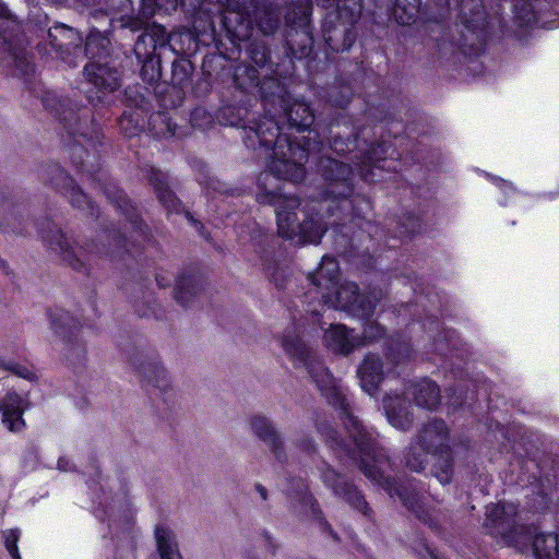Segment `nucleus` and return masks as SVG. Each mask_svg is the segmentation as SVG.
Returning a JSON list of instances; mask_svg holds the SVG:
<instances>
[{"label":"nucleus","mask_w":559,"mask_h":559,"mask_svg":"<svg viewBox=\"0 0 559 559\" xmlns=\"http://www.w3.org/2000/svg\"><path fill=\"white\" fill-rule=\"evenodd\" d=\"M389 142H259L269 157L257 181V201L275 207L278 235L296 245L321 241L329 225L364 217L370 201L354 194L357 173L369 182L385 179L396 162Z\"/></svg>","instance_id":"obj_1"},{"label":"nucleus","mask_w":559,"mask_h":559,"mask_svg":"<svg viewBox=\"0 0 559 559\" xmlns=\"http://www.w3.org/2000/svg\"><path fill=\"white\" fill-rule=\"evenodd\" d=\"M282 347L296 368H305L326 401L343 411V421L348 440L338 438L337 431L329 423H320L318 431L324 441L334 450H340L358 464L362 474L372 483L382 487L388 495L397 497L417 519L431 530L440 532V521L443 514L427 508L423 493L424 485L415 478L397 484L385 475L391 466L384 449L380 447L378 436L370 428L362 426L349 408L345 390L331 372L324 367L313 347L297 332V328L287 329L282 341Z\"/></svg>","instance_id":"obj_2"},{"label":"nucleus","mask_w":559,"mask_h":559,"mask_svg":"<svg viewBox=\"0 0 559 559\" xmlns=\"http://www.w3.org/2000/svg\"><path fill=\"white\" fill-rule=\"evenodd\" d=\"M253 16L242 10H231L222 19V31L214 43V52H206L202 59L201 71L203 75H210L215 81L231 88L233 98L219 110V118L225 124L239 126L243 121L242 112L253 105L255 91H267L270 85H276L272 79L260 82L255 68L238 63L230 67L229 62L239 59L245 40L252 36L254 27L263 35H272L280 28V20L276 13L265 4L255 8ZM265 95H272L271 93Z\"/></svg>","instance_id":"obj_3"},{"label":"nucleus","mask_w":559,"mask_h":559,"mask_svg":"<svg viewBox=\"0 0 559 559\" xmlns=\"http://www.w3.org/2000/svg\"><path fill=\"white\" fill-rule=\"evenodd\" d=\"M287 48L290 69L285 63L278 64L274 70L277 76L269 78L276 85H270L267 91H264L272 95L264 97L262 91H255L253 104L260 99L265 108L271 106L274 110H283L288 129L300 133L309 130L312 126L314 114L308 103L293 97L292 87L304 80L313 83L316 74L326 68V62L311 57L313 40L306 32L290 33L287 37Z\"/></svg>","instance_id":"obj_4"},{"label":"nucleus","mask_w":559,"mask_h":559,"mask_svg":"<svg viewBox=\"0 0 559 559\" xmlns=\"http://www.w3.org/2000/svg\"><path fill=\"white\" fill-rule=\"evenodd\" d=\"M340 265L336 259L324 255L319 267L309 273L307 280L311 288L304 295L307 304V321L319 323L323 305L361 321H368L373 313L378 297L360 296L358 286L353 282L340 283Z\"/></svg>","instance_id":"obj_5"},{"label":"nucleus","mask_w":559,"mask_h":559,"mask_svg":"<svg viewBox=\"0 0 559 559\" xmlns=\"http://www.w3.org/2000/svg\"><path fill=\"white\" fill-rule=\"evenodd\" d=\"M487 0H427L424 19L441 24L450 17L451 5L457 10L459 34L451 40L454 52L464 58L479 57L485 53L491 36L490 16L486 11Z\"/></svg>","instance_id":"obj_6"},{"label":"nucleus","mask_w":559,"mask_h":559,"mask_svg":"<svg viewBox=\"0 0 559 559\" xmlns=\"http://www.w3.org/2000/svg\"><path fill=\"white\" fill-rule=\"evenodd\" d=\"M116 31V20L111 17L109 25L103 31L92 25L83 39L82 59H88L83 74L86 82L95 88L87 91L86 98L94 107L105 105L107 95L121 85V72L111 63V37Z\"/></svg>","instance_id":"obj_7"},{"label":"nucleus","mask_w":559,"mask_h":559,"mask_svg":"<svg viewBox=\"0 0 559 559\" xmlns=\"http://www.w3.org/2000/svg\"><path fill=\"white\" fill-rule=\"evenodd\" d=\"M437 459L433 473L437 479L447 485L452 479L453 457L449 445V429L443 420H429L424 424L406 450V466L420 472L428 464V456Z\"/></svg>","instance_id":"obj_8"},{"label":"nucleus","mask_w":559,"mask_h":559,"mask_svg":"<svg viewBox=\"0 0 559 559\" xmlns=\"http://www.w3.org/2000/svg\"><path fill=\"white\" fill-rule=\"evenodd\" d=\"M334 68L335 82L328 91V103L335 108L345 109L352 102L364 105L362 117L372 123H386L394 121L399 98L393 93L378 88L377 93H366L364 96H355L353 81L354 75L345 76L341 66Z\"/></svg>","instance_id":"obj_9"},{"label":"nucleus","mask_w":559,"mask_h":559,"mask_svg":"<svg viewBox=\"0 0 559 559\" xmlns=\"http://www.w3.org/2000/svg\"><path fill=\"white\" fill-rule=\"evenodd\" d=\"M381 340H383V344L386 347L388 359L395 365L409 357L411 349L408 344L386 337L384 329L376 322H366L364 324L362 337L343 324H331L323 335V343L328 349L345 356L362 345L377 343Z\"/></svg>","instance_id":"obj_10"},{"label":"nucleus","mask_w":559,"mask_h":559,"mask_svg":"<svg viewBox=\"0 0 559 559\" xmlns=\"http://www.w3.org/2000/svg\"><path fill=\"white\" fill-rule=\"evenodd\" d=\"M416 296L415 304L402 305L397 309L399 317L418 316L424 329L433 337V346L441 356L459 350L460 340L455 331L440 330V323L435 318V311L442 310V297L438 293L424 294L420 284L413 287Z\"/></svg>","instance_id":"obj_11"},{"label":"nucleus","mask_w":559,"mask_h":559,"mask_svg":"<svg viewBox=\"0 0 559 559\" xmlns=\"http://www.w3.org/2000/svg\"><path fill=\"white\" fill-rule=\"evenodd\" d=\"M191 19V28L182 26L168 33L165 26L153 23L146 32L163 50L169 49L176 57L192 58L202 46L207 47L210 40L215 39V26L211 21L204 24L197 17Z\"/></svg>","instance_id":"obj_12"},{"label":"nucleus","mask_w":559,"mask_h":559,"mask_svg":"<svg viewBox=\"0 0 559 559\" xmlns=\"http://www.w3.org/2000/svg\"><path fill=\"white\" fill-rule=\"evenodd\" d=\"M361 14V3L341 7V11L329 12L322 23V37L326 46L325 55L348 52L357 40V23Z\"/></svg>","instance_id":"obj_13"},{"label":"nucleus","mask_w":559,"mask_h":559,"mask_svg":"<svg viewBox=\"0 0 559 559\" xmlns=\"http://www.w3.org/2000/svg\"><path fill=\"white\" fill-rule=\"evenodd\" d=\"M173 8H180L181 11L190 17H197L201 23L207 24L211 21L215 26L214 17L219 14L221 21L227 12L231 10H242L250 17L253 16L255 8L265 4L269 5L277 15L276 0H171Z\"/></svg>","instance_id":"obj_14"},{"label":"nucleus","mask_w":559,"mask_h":559,"mask_svg":"<svg viewBox=\"0 0 559 559\" xmlns=\"http://www.w3.org/2000/svg\"><path fill=\"white\" fill-rule=\"evenodd\" d=\"M83 35L64 23L56 22L48 28V43H38L36 50L41 58L60 60L68 67H76L82 60Z\"/></svg>","instance_id":"obj_15"},{"label":"nucleus","mask_w":559,"mask_h":559,"mask_svg":"<svg viewBox=\"0 0 559 559\" xmlns=\"http://www.w3.org/2000/svg\"><path fill=\"white\" fill-rule=\"evenodd\" d=\"M516 508L512 503L489 504L486 508V522L489 534L501 537L508 545L522 549L532 538V532L515 523Z\"/></svg>","instance_id":"obj_16"},{"label":"nucleus","mask_w":559,"mask_h":559,"mask_svg":"<svg viewBox=\"0 0 559 559\" xmlns=\"http://www.w3.org/2000/svg\"><path fill=\"white\" fill-rule=\"evenodd\" d=\"M153 97L156 98L153 88L146 84H133L124 88L123 103L129 110L123 111L118 123L129 140L139 136L144 129L146 115L152 109Z\"/></svg>","instance_id":"obj_17"},{"label":"nucleus","mask_w":559,"mask_h":559,"mask_svg":"<svg viewBox=\"0 0 559 559\" xmlns=\"http://www.w3.org/2000/svg\"><path fill=\"white\" fill-rule=\"evenodd\" d=\"M194 72L191 58L176 57L171 62L170 84L164 82V88L155 87V97L160 108L180 107L185 100V88L190 84Z\"/></svg>","instance_id":"obj_18"},{"label":"nucleus","mask_w":559,"mask_h":559,"mask_svg":"<svg viewBox=\"0 0 559 559\" xmlns=\"http://www.w3.org/2000/svg\"><path fill=\"white\" fill-rule=\"evenodd\" d=\"M162 51L155 39L146 32L138 35L133 45V52L138 62L141 64L140 78L144 84L150 85L155 93V87L164 88L162 78Z\"/></svg>","instance_id":"obj_19"},{"label":"nucleus","mask_w":559,"mask_h":559,"mask_svg":"<svg viewBox=\"0 0 559 559\" xmlns=\"http://www.w3.org/2000/svg\"><path fill=\"white\" fill-rule=\"evenodd\" d=\"M56 114L63 129L72 140H103L100 123L96 122L91 108L81 106L76 108L63 109Z\"/></svg>","instance_id":"obj_20"},{"label":"nucleus","mask_w":559,"mask_h":559,"mask_svg":"<svg viewBox=\"0 0 559 559\" xmlns=\"http://www.w3.org/2000/svg\"><path fill=\"white\" fill-rule=\"evenodd\" d=\"M280 21L284 19L286 25V38L290 33H308L313 40V26L311 24V0H276Z\"/></svg>","instance_id":"obj_21"},{"label":"nucleus","mask_w":559,"mask_h":559,"mask_svg":"<svg viewBox=\"0 0 559 559\" xmlns=\"http://www.w3.org/2000/svg\"><path fill=\"white\" fill-rule=\"evenodd\" d=\"M247 41L248 43L245 48L246 62L243 63L257 69L260 82L265 78L277 76L274 70L278 64L285 63V66L290 69V64L288 62L289 51L286 44V34L284 35L285 55L283 59L277 63L272 61L271 46L266 41L261 39L250 40V38L247 39ZM243 43H246V40Z\"/></svg>","instance_id":"obj_22"},{"label":"nucleus","mask_w":559,"mask_h":559,"mask_svg":"<svg viewBox=\"0 0 559 559\" xmlns=\"http://www.w3.org/2000/svg\"><path fill=\"white\" fill-rule=\"evenodd\" d=\"M51 330L58 336H61L64 343L67 357L81 356L85 353V346L81 342L80 329L76 321L62 309H56L49 313Z\"/></svg>","instance_id":"obj_23"},{"label":"nucleus","mask_w":559,"mask_h":559,"mask_svg":"<svg viewBox=\"0 0 559 559\" xmlns=\"http://www.w3.org/2000/svg\"><path fill=\"white\" fill-rule=\"evenodd\" d=\"M44 240L48 246L59 253L62 260L73 270L83 272L87 269V263L92 258V250L83 247H72L61 230H51L50 234L44 236Z\"/></svg>","instance_id":"obj_24"},{"label":"nucleus","mask_w":559,"mask_h":559,"mask_svg":"<svg viewBox=\"0 0 559 559\" xmlns=\"http://www.w3.org/2000/svg\"><path fill=\"white\" fill-rule=\"evenodd\" d=\"M321 478L325 486L333 490L335 496L343 498L352 506V508L361 512L364 515L370 516L371 509L368 507L364 496L355 486L348 484L338 473L328 467L322 472Z\"/></svg>","instance_id":"obj_25"},{"label":"nucleus","mask_w":559,"mask_h":559,"mask_svg":"<svg viewBox=\"0 0 559 559\" xmlns=\"http://www.w3.org/2000/svg\"><path fill=\"white\" fill-rule=\"evenodd\" d=\"M102 490L104 498L99 497L97 503L103 508V514H97V516L102 521L107 519L109 525H111V522L118 520L129 522L132 519L133 511L126 490L121 489L110 496H108L103 488Z\"/></svg>","instance_id":"obj_26"},{"label":"nucleus","mask_w":559,"mask_h":559,"mask_svg":"<svg viewBox=\"0 0 559 559\" xmlns=\"http://www.w3.org/2000/svg\"><path fill=\"white\" fill-rule=\"evenodd\" d=\"M243 130H248L247 138L250 140L254 135L257 140H299L296 136H289L282 133L278 121L270 115H259L241 124ZM300 140H310L302 136Z\"/></svg>","instance_id":"obj_27"},{"label":"nucleus","mask_w":559,"mask_h":559,"mask_svg":"<svg viewBox=\"0 0 559 559\" xmlns=\"http://www.w3.org/2000/svg\"><path fill=\"white\" fill-rule=\"evenodd\" d=\"M28 407L25 396L9 392L0 402L2 423L10 431H20L24 427L23 413Z\"/></svg>","instance_id":"obj_28"},{"label":"nucleus","mask_w":559,"mask_h":559,"mask_svg":"<svg viewBox=\"0 0 559 559\" xmlns=\"http://www.w3.org/2000/svg\"><path fill=\"white\" fill-rule=\"evenodd\" d=\"M361 389L373 396L383 380V366L377 355H367L357 369Z\"/></svg>","instance_id":"obj_29"},{"label":"nucleus","mask_w":559,"mask_h":559,"mask_svg":"<svg viewBox=\"0 0 559 559\" xmlns=\"http://www.w3.org/2000/svg\"><path fill=\"white\" fill-rule=\"evenodd\" d=\"M139 374L145 382L152 384L160 392H166L170 385V378L157 356L146 357L143 361H134Z\"/></svg>","instance_id":"obj_30"},{"label":"nucleus","mask_w":559,"mask_h":559,"mask_svg":"<svg viewBox=\"0 0 559 559\" xmlns=\"http://www.w3.org/2000/svg\"><path fill=\"white\" fill-rule=\"evenodd\" d=\"M160 8L157 0H140L138 13L131 15H122L118 22L120 29H129L131 32H144L151 27L150 20L155 15L156 11Z\"/></svg>","instance_id":"obj_31"},{"label":"nucleus","mask_w":559,"mask_h":559,"mask_svg":"<svg viewBox=\"0 0 559 559\" xmlns=\"http://www.w3.org/2000/svg\"><path fill=\"white\" fill-rule=\"evenodd\" d=\"M383 408L388 421L400 430H407L412 423L413 417L406 405L405 397L400 395H386L383 400Z\"/></svg>","instance_id":"obj_32"},{"label":"nucleus","mask_w":559,"mask_h":559,"mask_svg":"<svg viewBox=\"0 0 559 559\" xmlns=\"http://www.w3.org/2000/svg\"><path fill=\"white\" fill-rule=\"evenodd\" d=\"M252 432L269 445L275 457L282 462V439L269 418L255 415L251 418Z\"/></svg>","instance_id":"obj_33"},{"label":"nucleus","mask_w":559,"mask_h":559,"mask_svg":"<svg viewBox=\"0 0 559 559\" xmlns=\"http://www.w3.org/2000/svg\"><path fill=\"white\" fill-rule=\"evenodd\" d=\"M406 394L413 395L416 405L427 409L435 408L440 402V390L429 379H421L412 383L407 388Z\"/></svg>","instance_id":"obj_34"},{"label":"nucleus","mask_w":559,"mask_h":559,"mask_svg":"<svg viewBox=\"0 0 559 559\" xmlns=\"http://www.w3.org/2000/svg\"><path fill=\"white\" fill-rule=\"evenodd\" d=\"M108 199L116 204L118 210L126 216V221L130 224L135 238H145L144 225L141 218L138 215L136 209L132 205L128 197L123 191L116 190L115 192H110L109 190H105Z\"/></svg>","instance_id":"obj_35"},{"label":"nucleus","mask_w":559,"mask_h":559,"mask_svg":"<svg viewBox=\"0 0 559 559\" xmlns=\"http://www.w3.org/2000/svg\"><path fill=\"white\" fill-rule=\"evenodd\" d=\"M53 185L62 190L73 206L93 210L92 201L62 169H58V178L55 179Z\"/></svg>","instance_id":"obj_36"},{"label":"nucleus","mask_w":559,"mask_h":559,"mask_svg":"<svg viewBox=\"0 0 559 559\" xmlns=\"http://www.w3.org/2000/svg\"><path fill=\"white\" fill-rule=\"evenodd\" d=\"M391 12L397 24L406 26L414 24L420 14L424 16L427 10L423 9L421 0H394Z\"/></svg>","instance_id":"obj_37"},{"label":"nucleus","mask_w":559,"mask_h":559,"mask_svg":"<svg viewBox=\"0 0 559 559\" xmlns=\"http://www.w3.org/2000/svg\"><path fill=\"white\" fill-rule=\"evenodd\" d=\"M531 549L535 559H559V538L555 534H535Z\"/></svg>","instance_id":"obj_38"},{"label":"nucleus","mask_w":559,"mask_h":559,"mask_svg":"<svg viewBox=\"0 0 559 559\" xmlns=\"http://www.w3.org/2000/svg\"><path fill=\"white\" fill-rule=\"evenodd\" d=\"M148 179L155 187L157 197L164 206L168 211H177L179 204L178 199L167 187V176L158 169L152 167L150 170Z\"/></svg>","instance_id":"obj_39"},{"label":"nucleus","mask_w":559,"mask_h":559,"mask_svg":"<svg viewBox=\"0 0 559 559\" xmlns=\"http://www.w3.org/2000/svg\"><path fill=\"white\" fill-rule=\"evenodd\" d=\"M155 539L160 559H181L174 534L168 527L164 525L156 526Z\"/></svg>","instance_id":"obj_40"},{"label":"nucleus","mask_w":559,"mask_h":559,"mask_svg":"<svg viewBox=\"0 0 559 559\" xmlns=\"http://www.w3.org/2000/svg\"><path fill=\"white\" fill-rule=\"evenodd\" d=\"M156 140H170L176 136L177 124L173 121L167 111H158L148 119Z\"/></svg>","instance_id":"obj_41"},{"label":"nucleus","mask_w":559,"mask_h":559,"mask_svg":"<svg viewBox=\"0 0 559 559\" xmlns=\"http://www.w3.org/2000/svg\"><path fill=\"white\" fill-rule=\"evenodd\" d=\"M104 10L100 16L106 20L107 25H109V19H115L117 29L120 28L118 20L122 15H131L134 12V7L132 0H104Z\"/></svg>","instance_id":"obj_42"},{"label":"nucleus","mask_w":559,"mask_h":559,"mask_svg":"<svg viewBox=\"0 0 559 559\" xmlns=\"http://www.w3.org/2000/svg\"><path fill=\"white\" fill-rule=\"evenodd\" d=\"M10 55L17 75L26 78L35 72L33 55L25 47H11Z\"/></svg>","instance_id":"obj_43"},{"label":"nucleus","mask_w":559,"mask_h":559,"mask_svg":"<svg viewBox=\"0 0 559 559\" xmlns=\"http://www.w3.org/2000/svg\"><path fill=\"white\" fill-rule=\"evenodd\" d=\"M197 293V280L192 275H180L176 281L175 298L183 307L188 306L190 299Z\"/></svg>","instance_id":"obj_44"},{"label":"nucleus","mask_w":559,"mask_h":559,"mask_svg":"<svg viewBox=\"0 0 559 559\" xmlns=\"http://www.w3.org/2000/svg\"><path fill=\"white\" fill-rule=\"evenodd\" d=\"M293 499L298 500L301 510L305 513H309L312 518L318 519L320 515V510L313 497L308 492L307 486L302 480H299L296 485L295 496Z\"/></svg>","instance_id":"obj_45"},{"label":"nucleus","mask_w":559,"mask_h":559,"mask_svg":"<svg viewBox=\"0 0 559 559\" xmlns=\"http://www.w3.org/2000/svg\"><path fill=\"white\" fill-rule=\"evenodd\" d=\"M0 369H4L13 372L20 378L34 381L36 380V374L32 367L26 365H22L20 362L13 361L11 359H4L0 357Z\"/></svg>","instance_id":"obj_46"},{"label":"nucleus","mask_w":559,"mask_h":559,"mask_svg":"<svg viewBox=\"0 0 559 559\" xmlns=\"http://www.w3.org/2000/svg\"><path fill=\"white\" fill-rule=\"evenodd\" d=\"M190 123L193 129L205 130L214 123V118L205 108L195 107L190 114Z\"/></svg>","instance_id":"obj_47"},{"label":"nucleus","mask_w":559,"mask_h":559,"mask_svg":"<svg viewBox=\"0 0 559 559\" xmlns=\"http://www.w3.org/2000/svg\"><path fill=\"white\" fill-rule=\"evenodd\" d=\"M219 83L221 82L215 81L212 76L202 74L201 78L192 84V93L197 98H204L210 94L214 86Z\"/></svg>","instance_id":"obj_48"},{"label":"nucleus","mask_w":559,"mask_h":559,"mask_svg":"<svg viewBox=\"0 0 559 559\" xmlns=\"http://www.w3.org/2000/svg\"><path fill=\"white\" fill-rule=\"evenodd\" d=\"M2 535L4 538L5 548H7L8 552L10 554V556L12 557V559H21V555H20L19 548H17V542L21 536L20 530H17V528L5 530V531H3Z\"/></svg>","instance_id":"obj_49"},{"label":"nucleus","mask_w":559,"mask_h":559,"mask_svg":"<svg viewBox=\"0 0 559 559\" xmlns=\"http://www.w3.org/2000/svg\"><path fill=\"white\" fill-rule=\"evenodd\" d=\"M198 180L200 185L205 186L209 191L212 190L219 193H231V190L227 187L226 183L222 182L215 177H211L207 174H205L203 177H199Z\"/></svg>","instance_id":"obj_50"},{"label":"nucleus","mask_w":559,"mask_h":559,"mask_svg":"<svg viewBox=\"0 0 559 559\" xmlns=\"http://www.w3.org/2000/svg\"><path fill=\"white\" fill-rule=\"evenodd\" d=\"M29 22L37 31L40 32H48V28L50 27L48 14L43 12L40 9H38L35 12H32V14L29 15Z\"/></svg>","instance_id":"obj_51"},{"label":"nucleus","mask_w":559,"mask_h":559,"mask_svg":"<svg viewBox=\"0 0 559 559\" xmlns=\"http://www.w3.org/2000/svg\"><path fill=\"white\" fill-rule=\"evenodd\" d=\"M352 2L360 3L359 0H317V3L322 8L334 11H341V7L344 4L345 8L352 7Z\"/></svg>","instance_id":"obj_52"},{"label":"nucleus","mask_w":559,"mask_h":559,"mask_svg":"<svg viewBox=\"0 0 559 559\" xmlns=\"http://www.w3.org/2000/svg\"><path fill=\"white\" fill-rule=\"evenodd\" d=\"M313 52L311 53V57L312 58H316L317 60H320V61H324L326 62V68L324 70H321L318 72V74H316L314 76V82L312 84H316L317 83V79L319 78V80H322V76H319L321 74H324V73H328L330 71V69L332 68L333 66V62H334V58L332 56H330L329 53L325 55L324 59H320L319 58V55L318 52L313 49L312 50ZM301 83H308V84H311L310 82H308L307 80H304L301 81ZM296 84H300V82H297Z\"/></svg>","instance_id":"obj_53"},{"label":"nucleus","mask_w":559,"mask_h":559,"mask_svg":"<svg viewBox=\"0 0 559 559\" xmlns=\"http://www.w3.org/2000/svg\"><path fill=\"white\" fill-rule=\"evenodd\" d=\"M403 233L408 235L419 234L424 230L421 226V221L418 217H408L406 222L403 223Z\"/></svg>","instance_id":"obj_54"},{"label":"nucleus","mask_w":559,"mask_h":559,"mask_svg":"<svg viewBox=\"0 0 559 559\" xmlns=\"http://www.w3.org/2000/svg\"><path fill=\"white\" fill-rule=\"evenodd\" d=\"M486 177L495 185L497 186L501 191L503 192H507V193H512L514 194L515 193V189L513 188L512 183L511 182H508L506 181L504 179L502 178H499V177H496V176H492L490 174H487L486 173Z\"/></svg>","instance_id":"obj_55"},{"label":"nucleus","mask_w":559,"mask_h":559,"mask_svg":"<svg viewBox=\"0 0 559 559\" xmlns=\"http://www.w3.org/2000/svg\"><path fill=\"white\" fill-rule=\"evenodd\" d=\"M0 19L8 21H13L15 19L14 14L2 0H0Z\"/></svg>","instance_id":"obj_56"},{"label":"nucleus","mask_w":559,"mask_h":559,"mask_svg":"<svg viewBox=\"0 0 559 559\" xmlns=\"http://www.w3.org/2000/svg\"><path fill=\"white\" fill-rule=\"evenodd\" d=\"M267 272H269V274L272 276V278H273V281H274V283H275V285H276L277 287H280V288H286V285H285V284H283V283H281V282H280V280H278V277H277V273H278V271H277V270H275V269H274V270L272 271V270H271V266H267Z\"/></svg>","instance_id":"obj_57"},{"label":"nucleus","mask_w":559,"mask_h":559,"mask_svg":"<svg viewBox=\"0 0 559 559\" xmlns=\"http://www.w3.org/2000/svg\"><path fill=\"white\" fill-rule=\"evenodd\" d=\"M450 402H451V404H452V406H453L454 408L460 407V406H463V405L466 403V401H465V400H463L461 395H457V396H456V395H454V396H452V397H451V400H450Z\"/></svg>","instance_id":"obj_58"},{"label":"nucleus","mask_w":559,"mask_h":559,"mask_svg":"<svg viewBox=\"0 0 559 559\" xmlns=\"http://www.w3.org/2000/svg\"><path fill=\"white\" fill-rule=\"evenodd\" d=\"M114 239L119 247H126L127 248V238L122 234H118L114 236Z\"/></svg>","instance_id":"obj_59"},{"label":"nucleus","mask_w":559,"mask_h":559,"mask_svg":"<svg viewBox=\"0 0 559 559\" xmlns=\"http://www.w3.org/2000/svg\"><path fill=\"white\" fill-rule=\"evenodd\" d=\"M423 559H441V558L433 549L426 547V555L423 556Z\"/></svg>","instance_id":"obj_60"},{"label":"nucleus","mask_w":559,"mask_h":559,"mask_svg":"<svg viewBox=\"0 0 559 559\" xmlns=\"http://www.w3.org/2000/svg\"><path fill=\"white\" fill-rule=\"evenodd\" d=\"M58 468L61 469V471H69L70 469V462L69 460L64 459V457H60L59 461H58Z\"/></svg>","instance_id":"obj_61"},{"label":"nucleus","mask_w":559,"mask_h":559,"mask_svg":"<svg viewBox=\"0 0 559 559\" xmlns=\"http://www.w3.org/2000/svg\"><path fill=\"white\" fill-rule=\"evenodd\" d=\"M255 490L260 495L262 500H266L267 499V490H266V488L264 486H262L261 484H257L255 485Z\"/></svg>","instance_id":"obj_62"},{"label":"nucleus","mask_w":559,"mask_h":559,"mask_svg":"<svg viewBox=\"0 0 559 559\" xmlns=\"http://www.w3.org/2000/svg\"><path fill=\"white\" fill-rule=\"evenodd\" d=\"M50 100H53L52 98H50L49 96V93L46 94V96L43 98V104L46 108H50V109H55V107H52L50 105Z\"/></svg>","instance_id":"obj_63"},{"label":"nucleus","mask_w":559,"mask_h":559,"mask_svg":"<svg viewBox=\"0 0 559 559\" xmlns=\"http://www.w3.org/2000/svg\"><path fill=\"white\" fill-rule=\"evenodd\" d=\"M305 451L310 452L313 450V444L310 440H306L305 443L301 445Z\"/></svg>","instance_id":"obj_64"}]
</instances>
